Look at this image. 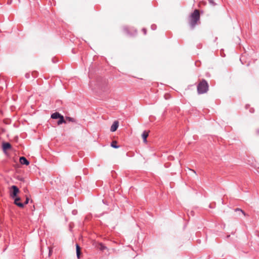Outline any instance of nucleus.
Wrapping results in <instances>:
<instances>
[{"instance_id":"2eb2a0df","label":"nucleus","mask_w":259,"mask_h":259,"mask_svg":"<svg viewBox=\"0 0 259 259\" xmlns=\"http://www.w3.org/2000/svg\"><path fill=\"white\" fill-rule=\"evenodd\" d=\"M235 211H240L244 215H245V212L240 208H236Z\"/></svg>"},{"instance_id":"7ed1b4c3","label":"nucleus","mask_w":259,"mask_h":259,"mask_svg":"<svg viewBox=\"0 0 259 259\" xmlns=\"http://www.w3.org/2000/svg\"><path fill=\"white\" fill-rule=\"evenodd\" d=\"M11 189L13 190V192L10 194L11 196L13 198L16 197L17 195L19 193V189L16 186H12Z\"/></svg>"},{"instance_id":"9b49d317","label":"nucleus","mask_w":259,"mask_h":259,"mask_svg":"<svg viewBox=\"0 0 259 259\" xmlns=\"http://www.w3.org/2000/svg\"><path fill=\"white\" fill-rule=\"evenodd\" d=\"M76 248L77 256L78 258H79L80 255L81 253V251H80L81 249H80V247H79V246L77 244L76 245Z\"/></svg>"},{"instance_id":"ddd939ff","label":"nucleus","mask_w":259,"mask_h":259,"mask_svg":"<svg viewBox=\"0 0 259 259\" xmlns=\"http://www.w3.org/2000/svg\"><path fill=\"white\" fill-rule=\"evenodd\" d=\"M66 120L69 122H76V119L75 118L70 117H66Z\"/></svg>"},{"instance_id":"dca6fc26","label":"nucleus","mask_w":259,"mask_h":259,"mask_svg":"<svg viewBox=\"0 0 259 259\" xmlns=\"http://www.w3.org/2000/svg\"><path fill=\"white\" fill-rule=\"evenodd\" d=\"M28 201H29V198L27 196H26V201H25L24 204H27L28 203Z\"/></svg>"},{"instance_id":"6e6552de","label":"nucleus","mask_w":259,"mask_h":259,"mask_svg":"<svg viewBox=\"0 0 259 259\" xmlns=\"http://www.w3.org/2000/svg\"><path fill=\"white\" fill-rule=\"evenodd\" d=\"M11 148V145L9 143H3V149L4 151H6L7 150L10 149Z\"/></svg>"},{"instance_id":"0eeeda50","label":"nucleus","mask_w":259,"mask_h":259,"mask_svg":"<svg viewBox=\"0 0 259 259\" xmlns=\"http://www.w3.org/2000/svg\"><path fill=\"white\" fill-rule=\"evenodd\" d=\"M150 131H144L142 135V138L143 139L144 142H147V138L148 137L149 133Z\"/></svg>"},{"instance_id":"6ab92c4d","label":"nucleus","mask_w":259,"mask_h":259,"mask_svg":"<svg viewBox=\"0 0 259 259\" xmlns=\"http://www.w3.org/2000/svg\"><path fill=\"white\" fill-rule=\"evenodd\" d=\"M193 171L195 174H196V172H195V170H193Z\"/></svg>"},{"instance_id":"f257e3e1","label":"nucleus","mask_w":259,"mask_h":259,"mask_svg":"<svg viewBox=\"0 0 259 259\" xmlns=\"http://www.w3.org/2000/svg\"><path fill=\"white\" fill-rule=\"evenodd\" d=\"M200 19V13L198 10H195L194 12L191 14L189 18V25L190 27L193 28L197 24V22Z\"/></svg>"},{"instance_id":"20e7f679","label":"nucleus","mask_w":259,"mask_h":259,"mask_svg":"<svg viewBox=\"0 0 259 259\" xmlns=\"http://www.w3.org/2000/svg\"><path fill=\"white\" fill-rule=\"evenodd\" d=\"M20 201H21V198L19 197H16L14 200V203L19 207L23 208L24 207V204L20 202Z\"/></svg>"},{"instance_id":"1a4fd4ad","label":"nucleus","mask_w":259,"mask_h":259,"mask_svg":"<svg viewBox=\"0 0 259 259\" xmlns=\"http://www.w3.org/2000/svg\"><path fill=\"white\" fill-rule=\"evenodd\" d=\"M62 116V115H61L59 113L55 112V113H53L51 115V118L53 119H57V118H60V117Z\"/></svg>"},{"instance_id":"9d476101","label":"nucleus","mask_w":259,"mask_h":259,"mask_svg":"<svg viewBox=\"0 0 259 259\" xmlns=\"http://www.w3.org/2000/svg\"><path fill=\"white\" fill-rule=\"evenodd\" d=\"M97 247L102 251L107 249V248L102 243H99L97 246Z\"/></svg>"},{"instance_id":"f3484780","label":"nucleus","mask_w":259,"mask_h":259,"mask_svg":"<svg viewBox=\"0 0 259 259\" xmlns=\"http://www.w3.org/2000/svg\"><path fill=\"white\" fill-rule=\"evenodd\" d=\"M209 3L212 5H215V3H214L213 1V0H209Z\"/></svg>"},{"instance_id":"423d86ee","label":"nucleus","mask_w":259,"mask_h":259,"mask_svg":"<svg viewBox=\"0 0 259 259\" xmlns=\"http://www.w3.org/2000/svg\"><path fill=\"white\" fill-rule=\"evenodd\" d=\"M19 161L22 164L29 165V162L24 157H21L19 159Z\"/></svg>"},{"instance_id":"39448f33","label":"nucleus","mask_w":259,"mask_h":259,"mask_svg":"<svg viewBox=\"0 0 259 259\" xmlns=\"http://www.w3.org/2000/svg\"><path fill=\"white\" fill-rule=\"evenodd\" d=\"M119 123L118 121H115L111 126L110 131L112 132L116 131L118 127Z\"/></svg>"},{"instance_id":"4468645a","label":"nucleus","mask_w":259,"mask_h":259,"mask_svg":"<svg viewBox=\"0 0 259 259\" xmlns=\"http://www.w3.org/2000/svg\"><path fill=\"white\" fill-rule=\"evenodd\" d=\"M117 141H113L111 143V146L114 148H118L119 146H117Z\"/></svg>"},{"instance_id":"f8f14e48","label":"nucleus","mask_w":259,"mask_h":259,"mask_svg":"<svg viewBox=\"0 0 259 259\" xmlns=\"http://www.w3.org/2000/svg\"><path fill=\"white\" fill-rule=\"evenodd\" d=\"M66 122V120L64 119L63 116H62L59 118V120L58 121L57 123L58 125H60L63 123H65Z\"/></svg>"},{"instance_id":"f03ea898","label":"nucleus","mask_w":259,"mask_h":259,"mask_svg":"<svg viewBox=\"0 0 259 259\" xmlns=\"http://www.w3.org/2000/svg\"><path fill=\"white\" fill-rule=\"evenodd\" d=\"M208 90V85L205 80H202L197 85V91L198 94H204Z\"/></svg>"},{"instance_id":"a211bd4d","label":"nucleus","mask_w":259,"mask_h":259,"mask_svg":"<svg viewBox=\"0 0 259 259\" xmlns=\"http://www.w3.org/2000/svg\"><path fill=\"white\" fill-rule=\"evenodd\" d=\"M52 249H50V250H49V255L50 256L51 254V253H52Z\"/></svg>"}]
</instances>
